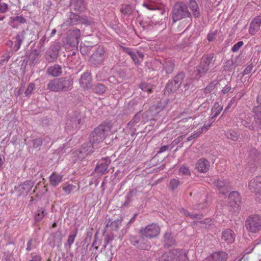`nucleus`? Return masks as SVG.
<instances>
[{"label":"nucleus","mask_w":261,"mask_h":261,"mask_svg":"<svg viewBox=\"0 0 261 261\" xmlns=\"http://www.w3.org/2000/svg\"><path fill=\"white\" fill-rule=\"evenodd\" d=\"M77 232L73 234H71L68 236V239H67V244L69 246V248H70L71 245L73 243L75 238L76 236Z\"/></svg>","instance_id":"obj_57"},{"label":"nucleus","mask_w":261,"mask_h":261,"mask_svg":"<svg viewBox=\"0 0 261 261\" xmlns=\"http://www.w3.org/2000/svg\"><path fill=\"white\" fill-rule=\"evenodd\" d=\"M187 252L186 250L178 251L177 249H173L164 253L160 258L159 261H178L179 260V255H184V258L182 261H186L187 259Z\"/></svg>","instance_id":"obj_10"},{"label":"nucleus","mask_w":261,"mask_h":261,"mask_svg":"<svg viewBox=\"0 0 261 261\" xmlns=\"http://www.w3.org/2000/svg\"><path fill=\"white\" fill-rule=\"evenodd\" d=\"M179 174L182 176H190L191 171L188 167L182 165L179 169Z\"/></svg>","instance_id":"obj_48"},{"label":"nucleus","mask_w":261,"mask_h":261,"mask_svg":"<svg viewBox=\"0 0 261 261\" xmlns=\"http://www.w3.org/2000/svg\"><path fill=\"white\" fill-rule=\"evenodd\" d=\"M31 142L34 148H37L39 147L42 144V140L40 138L33 139L31 140Z\"/></svg>","instance_id":"obj_56"},{"label":"nucleus","mask_w":261,"mask_h":261,"mask_svg":"<svg viewBox=\"0 0 261 261\" xmlns=\"http://www.w3.org/2000/svg\"><path fill=\"white\" fill-rule=\"evenodd\" d=\"M215 58L213 53L204 55L201 60L199 65L196 70V76L198 77L211 72L215 67Z\"/></svg>","instance_id":"obj_3"},{"label":"nucleus","mask_w":261,"mask_h":261,"mask_svg":"<svg viewBox=\"0 0 261 261\" xmlns=\"http://www.w3.org/2000/svg\"><path fill=\"white\" fill-rule=\"evenodd\" d=\"M234 236L233 231L228 228L222 232V239L228 244L231 243L234 241Z\"/></svg>","instance_id":"obj_29"},{"label":"nucleus","mask_w":261,"mask_h":261,"mask_svg":"<svg viewBox=\"0 0 261 261\" xmlns=\"http://www.w3.org/2000/svg\"><path fill=\"white\" fill-rule=\"evenodd\" d=\"M92 77L91 73L89 72H84L81 76L80 84L81 86L87 89L91 87Z\"/></svg>","instance_id":"obj_25"},{"label":"nucleus","mask_w":261,"mask_h":261,"mask_svg":"<svg viewBox=\"0 0 261 261\" xmlns=\"http://www.w3.org/2000/svg\"><path fill=\"white\" fill-rule=\"evenodd\" d=\"M129 240L131 244L139 249L148 251L151 248L150 242L142 235L132 236Z\"/></svg>","instance_id":"obj_12"},{"label":"nucleus","mask_w":261,"mask_h":261,"mask_svg":"<svg viewBox=\"0 0 261 261\" xmlns=\"http://www.w3.org/2000/svg\"><path fill=\"white\" fill-rule=\"evenodd\" d=\"M122 218L119 217L115 219L112 218L111 219H107L106 220V228L110 227L112 230L117 231L119 227L121 225Z\"/></svg>","instance_id":"obj_20"},{"label":"nucleus","mask_w":261,"mask_h":261,"mask_svg":"<svg viewBox=\"0 0 261 261\" xmlns=\"http://www.w3.org/2000/svg\"><path fill=\"white\" fill-rule=\"evenodd\" d=\"M33 239H30L28 243H27V247L26 248L27 250L28 251H30L32 249L35 248V246L34 245H33Z\"/></svg>","instance_id":"obj_63"},{"label":"nucleus","mask_w":261,"mask_h":261,"mask_svg":"<svg viewBox=\"0 0 261 261\" xmlns=\"http://www.w3.org/2000/svg\"><path fill=\"white\" fill-rule=\"evenodd\" d=\"M93 21L91 18L87 16H80L78 14L71 12L69 17L63 23V25L70 26L79 24H84L86 25H90Z\"/></svg>","instance_id":"obj_7"},{"label":"nucleus","mask_w":261,"mask_h":261,"mask_svg":"<svg viewBox=\"0 0 261 261\" xmlns=\"http://www.w3.org/2000/svg\"><path fill=\"white\" fill-rule=\"evenodd\" d=\"M241 198L237 191L231 192L228 197V205L231 207L234 213H238L241 207Z\"/></svg>","instance_id":"obj_13"},{"label":"nucleus","mask_w":261,"mask_h":261,"mask_svg":"<svg viewBox=\"0 0 261 261\" xmlns=\"http://www.w3.org/2000/svg\"><path fill=\"white\" fill-rule=\"evenodd\" d=\"M73 82L67 77L50 80L47 85V89L53 92H67L72 88Z\"/></svg>","instance_id":"obj_2"},{"label":"nucleus","mask_w":261,"mask_h":261,"mask_svg":"<svg viewBox=\"0 0 261 261\" xmlns=\"http://www.w3.org/2000/svg\"><path fill=\"white\" fill-rule=\"evenodd\" d=\"M179 87L180 86L175 84L173 80L169 81L164 89V93L165 94H169L171 93H174L179 88Z\"/></svg>","instance_id":"obj_31"},{"label":"nucleus","mask_w":261,"mask_h":261,"mask_svg":"<svg viewBox=\"0 0 261 261\" xmlns=\"http://www.w3.org/2000/svg\"><path fill=\"white\" fill-rule=\"evenodd\" d=\"M85 116L78 112H74L66 121L65 128L67 130L75 129L85 122Z\"/></svg>","instance_id":"obj_8"},{"label":"nucleus","mask_w":261,"mask_h":261,"mask_svg":"<svg viewBox=\"0 0 261 261\" xmlns=\"http://www.w3.org/2000/svg\"><path fill=\"white\" fill-rule=\"evenodd\" d=\"M185 215L187 216H189L192 219H200L202 217V215H198V214H192L188 211H186L185 212Z\"/></svg>","instance_id":"obj_61"},{"label":"nucleus","mask_w":261,"mask_h":261,"mask_svg":"<svg viewBox=\"0 0 261 261\" xmlns=\"http://www.w3.org/2000/svg\"><path fill=\"white\" fill-rule=\"evenodd\" d=\"M106 58L105 50L102 46H98L95 52L91 56L89 62L94 66H100Z\"/></svg>","instance_id":"obj_14"},{"label":"nucleus","mask_w":261,"mask_h":261,"mask_svg":"<svg viewBox=\"0 0 261 261\" xmlns=\"http://www.w3.org/2000/svg\"><path fill=\"white\" fill-rule=\"evenodd\" d=\"M110 163L111 160L109 158L102 159L96 165L95 172L100 175L103 174L108 172L107 169Z\"/></svg>","instance_id":"obj_19"},{"label":"nucleus","mask_w":261,"mask_h":261,"mask_svg":"<svg viewBox=\"0 0 261 261\" xmlns=\"http://www.w3.org/2000/svg\"><path fill=\"white\" fill-rule=\"evenodd\" d=\"M92 91L98 94H102L106 91V87L101 83H96L92 85L90 87Z\"/></svg>","instance_id":"obj_36"},{"label":"nucleus","mask_w":261,"mask_h":261,"mask_svg":"<svg viewBox=\"0 0 261 261\" xmlns=\"http://www.w3.org/2000/svg\"><path fill=\"white\" fill-rule=\"evenodd\" d=\"M189 8L191 11V15L195 18H198L200 16V11L198 4L195 0H189L188 3Z\"/></svg>","instance_id":"obj_27"},{"label":"nucleus","mask_w":261,"mask_h":261,"mask_svg":"<svg viewBox=\"0 0 261 261\" xmlns=\"http://www.w3.org/2000/svg\"><path fill=\"white\" fill-rule=\"evenodd\" d=\"M61 49L60 44L56 43L51 45L45 54V58L48 63H52L56 61L59 56V51Z\"/></svg>","instance_id":"obj_15"},{"label":"nucleus","mask_w":261,"mask_h":261,"mask_svg":"<svg viewBox=\"0 0 261 261\" xmlns=\"http://www.w3.org/2000/svg\"><path fill=\"white\" fill-rule=\"evenodd\" d=\"M180 184V181L177 178H173L170 180L169 188L171 190H175L178 188Z\"/></svg>","instance_id":"obj_44"},{"label":"nucleus","mask_w":261,"mask_h":261,"mask_svg":"<svg viewBox=\"0 0 261 261\" xmlns=\"http://www.w3.org/2000/svg\"><path fill=\"white\" fill-rule=\"evenodd\" d=\"M94 147L91 142L84 143L81 147L73 152L74 156L82 160L93 152Z\"/></svg>","instance_id":"obj_11"},{"label":"nucleus","mask_w":261,"mask_h":261,"mask_svg":"<svg viewBox=\"0 0 261 261\" xmlns=\"http://www.w3.org/2000/svg\"><path fill=\"white\" fill-rule=\"evenodd\" d=\"M216 83L215 82H211L204 89L205 94L211 93L216 88Z\"/></svg>","instance_id":"obj_52"},{"label":"nucleus","mask_w":261,"mask_h":261,"mask_svg":"<svg viewBox=\"0 0 261 261\" xmlns=\"http://www.w3.org/2000/svg\"><path fill=\"white\" fill-rule=\"evenodd\" d=\"M0 0V13H4L8 10V5Z\"/></svg>","instance_id":"obj_58"},{"label":"nucleus","mask_w":261,"mask_h":261,"mask_svg":"<svg viewBox=\"0 0 261 261\" xmlns=\"http://www.w3.org/2000/svg\"><path fill=\"white\" fill-rule=\"evenodd\" d=\"M217 34V31H215L213 32L209 33L207 36V39L210 42H212L214 40L215 37Z\"/></svg>","instance_id":"obj_62"},{"label":"nucleus","mask_w":261,"mask_h":261,"mask_svg":"<svg viewBox=\"0 0 261 261\" xmlns=\"http://www.w3.org/2000/svg\"><path fill=\"white\" fill-rule=\"evenodd\" d=\"M251 22L255 24H258L260 26L261 16L259 15V16L255 17Z\"/></svg>","instance_id":"obj_64"},{"label":"nucleus","mask_w":261,"mask_h":261,"mask_svg":"<svg viewBox=\"0 0 261 261\" xmlns=\"http://www.w3.org/2000/svg\"><path fill=\"white\" fill-rule=\"evenodd\" d=\"M80 36V30L77 29H73L66 38L67 44L69 45L70 47L77 48Z\"/></svg>","instance_id":"obj_18"},{"label":"nucleus","mask_w":261,"mask_h":261,"mask_svg":"<svg viewBox=\"0 0 261 261\" xmlns=\"http://www.w3.org/2000/svg\"><path fill=\"white\" fill-rule=\"evenodd\" d=\"M85 9V5L82 0H77L74 5V10L77 11H83Z\"/></svg>","instance_id":"obj_46"},{"label":"nucleus","mask_w":261,"mask_h":261,"mask_svg":"<svg viewBox=\"0 0 261 261\" xmlns=\"http://www.w3.org/2000/svg\"><path fill=\"white\" fill-rule=\"evenodd\" d=\"M249 188L252 192L256 194V198L259 199V202L261 203V176H256L250 180Z\"/></svg>","instance_id":"obj_17"},{"label":"nucleus","mask_w":261,"mask_h":261,"mask_svg":"<svg viewBox=\"0 0 261 261\" xmlns=\"http://www.w3.org/2000/svg\"><path fill=\"white\" fill-rule=\"evenodd\" d=\"M214 184L223 194H225L227 192L228 186L226 180H221L218 177H216L214 179Z\"/></svg>","instance_id":"obj_28"},{"label":"nucleus","mask_w":261,"mask_h":261,"mask_svg":"<svg viewBox=\"0 0 261 261\" xmlns=\"http://www.w3.org/2000/svg\"><path fill=\"white\" fill-rule=\"evenodd\" d=\"M139 87L143 91L147 92L148 93H151L154 88L152 84L146 82L141 83Z\"/></svg>","instance_id":"obj_41"},{"label":"nucleus","mask_w":261,"mask_h":261,"mask_svg":"<svg viewBox=\"0 0 261 261\" xmlns=\"http://www.w3.org/2000/svg\"><path fill=\"white\" fill-rule=\"evenodd\" d=\"M242 124L249 129L254 130L256 127L254 124V121H252V118L250 116L246 117L245 119L242 121Z\"/></svg>","instance_id":"obj_39"},{"label":"nucleus","mask_w":261,"mask_h":261,"mask_svg":"<svg viewBox=\"0 0 261 261\" xmlns=\"http://www.w3.org/2000/svg\"><path fill=\"white\" fill-rule=\"evenodd\" d=\"M112 128V124L110 122H104L96 127L90 134V142L95 146L96 144L102 142L108 136Z\"/></svg>","instance_id":"obj_1"},{"label":"nucleus","mask_w":261,"mask_h":261,"mask_svg":"<svg viewBox=\"0 0 261 261\" xmlns=\"http://www.w3.org/2000/svg\"><path fill=\"white\" fill-rule=\"evenodd\" d=\"M39 55L40 52L37 49H35L31 50V52L30 53V55H29V56H27V57L29 58L32 64H34V63L37 59Z\"/></svg>","instance_id":"obj_43"},{"label":"nucleus","mask_w":261,"mask_h":261,"mask_svg":"<svg viewBox=\"0 0 261 261\" xmlns=\"http://www.w3.org/2000/svg\"><path fill=\"white\" fill-rule=\"evenodd\" d=\"M46 73L53 77L60 76L62 73V68L61 65L59 64H54L49 66L46 69Z\"/></svg>","instance_id":"obj_24"},{"label":"nucleus","mask_w":261,"mask_h":261,"mask_svg":"<svg viewBox=\"0 0 261 261\" xmlns=\"http://www.w3.org/2000/svg\"><path fill=\"white\" fill-rule=\"evenodd\" d=\"M193 119L191 117L183 118L178 122V127L185 131L188 129L191 125Z\"/></svg>","instance_id":"obj_34"},{"label":"nucleus","mask_w":261,"mask_h":261,"mask_svg":"<svg viewBox=\"0 0 261 261\" xmlns=\"http://www.w3.org/2000/svg\"><path fill=\"white\" fill-rule=\"evenodd\" d=\"M153 64L155 65L154 70H159L158 76L165 79L169 77L175 67V62L172 60H156Z\"/></svg>","instance_id":"obj_4"},{"label":"nucleus","mask_w":261,"mask_h":261,"mask_svg":"<svg viewBox=\"0 0 261 261\" xmlns=\"http://www.w3.org/2000/svg\"><path fill=\"white\" fill-rule=\"evenodd\" d=\"M244 43L243 41H239L235 44L231 48V51L233 53L238 51L241 47L243 45Z\"/></svg>","instance_id":"obj_59"},{"label":"nucleus","mask_w":261,"mask_h":261,"mask_svg":"<svg viewBox=\"0 0 261 261\" xmlns=\"http://www.w3.org/2000/svg\"><path fill=\"white\" fill-rule=\"evenodd\" d=\"M141 117V114L140 112L137 113L135 116L134 117L133 119L131 121H130L128 125L133 126L134 125L136 124L137 123H139Z\"/></svg>","instance_id":"obj_51"},{"label":"nucleus","mask_w":261,"mask_h":261,"mask_svg":"<svg viewBox=\"0 0 261 261\" xmlns=\"http://www.w3.org/2000/svg\"><path fill=\"white\" fill-rule=\"evenodd\" d=\"M256 126L261 130V106L254 107L252 111Z\"/></svg>","instance_id":"obj_26"},{"label":"nucleus","mask_w":261,"mask_h":261,"mask_svg":"<svg viewBox=\"0 0 261 261\" xmlns=\"http://www.w3.org/2000/svg\"><path fill=\"white\" fill-rule=\"evenodd\" d=\"M34 186V182L32 180H27L17 187L20 195H27Z\"/></svg>","instance_id":"obj_22"},{"label":"nucleus","mask_w":261,"mask_h":261,"mask_svg":"<svg viewBox=\"0 0 261 261\" xmlns=\"http://www.w3.org/2000/svg\"><path fill=\"white\" fill-rule=\"evenodd\" d=\"M10 25H11L13 28H14V26H13L12 24L15 22H18L20 24H24L27 23V20L22 15H19L10 17Z\"/></svg>","instance_id":"obj_40"},{"label":"nucleus","mask_w":261,"mask_h":261,"mask_svg":"<svg viewBox=\"0 0 261 261\" xmlns=\"http://www.w3.org/2000/svg\"><path fill=\"white\" fill-rule=\"evenodd\" d=\"M45 210L44 208H41L37 210V213L35 216V220L36 222L40 221L46 215Z\"/></svg>","instance_id":"obj_45"},{"label":"nucleus","mask_w":261,"mask_h":261,"mask_svg":"<svg viewBox=\"0 0 261 261\" xmlns=\"http://www.w3.org/2000/svg\"><path fill=\"white\" fill-rule=\"evenodd\" d=\"M138 192L137 190L136 189L130 190L126 196L125 201L123 204V205L124 206H128L132 202L133 198L137 197Z\"/></svg>","instance_id":"obj_35"},{"label":"nucleus","mask_w":261,"mask_h":261,"mask_svg":"<svg viewBox=\"0 0 261 261\" xmlns=\"http://www.w3.org/2000/svg\"><path fill=\"white\" fill-rule=\"evenodd\" d=\"M15 38L16 40L12 50L16 52L20 48L23 41L27 40L28 43H31L33 40H36V36L34 34L32 35L31 33L28 34L27 31L23 30L18 33Z\"/></svg>","instance_id":"obj_9"},{"label":"nucleus","mask_w":261,"mask_h":261,"mask_svg":"<svg viewBox=\"0 0 261 261\" xmlns=\"http://www.w3.org/2000/svg\"><path fill=\"white\" fill-rule=\"evenodd\" d=\"M259 153L256 149H252L248 152V163L251 164H254L258 160Z\"/></svg>","instance_id":"obj_33"},{"label":"nucleus","mask_w":261,"mask_h":261,"mask_svg":"<svg viewBox=\"0 0 261 261\" xmlns=\"http://www.w3.org/2000/svg\"><path fill=\"white\" fill-rule=\"evenodd\" d=\"M63 176L59 173L53 172L49 176V180L50 184L54 186H57L62 181Z\"/></svg>","instance_id":"obj_32"},{"label":"nucleus","mask_w":261,"mask_h":261,"mask_svg":"<svg viewBox=\"0 0 261 261\" xmlns=\"http://www.w3.org/2000/svg\"><path fill=\"white\" fill-rule=\"evenodd\" d=\"M245 226L249 233L256 234L261 231V215L252 214L245 221Z\"/></svg>","instance_id":"obj_6"},{"label":"nucleus","mask_w":261,"mask_h":261,"mask_svg":"<svg viewBox=\"0 0 261 261\" xmlns=\"http://www.w3.org/2000/svg\"><path fill=\"white\" fill-rule=\"evenodd\" d=\"M228 258V254L226 252L215 251L207 258V261H226Z\"/></svg>","instance_id":"obj_21"},{"label":"nucleus","mask_w":261,"mask_h":261,"mask_svg":"<svg viewBox=\"0 0 261 261\" xmlns=\"http://www.w3.org/2000/svg\"><path fill=\"white\" fill-rule=\"evenodd\" d=\"M208 106L209 102L206 100L199 106L198 110L200 111H202L205 109L207 110L208 109Z\"/></svg>","instance_id":"obj_60"},{"label":"nucleus","mask_w":261,"mask_h":261,"mask_svg":"<svg viewBox=\"0 0 261 261\" xmlns=\"http://www.w3.org/2000/svg\"><path fill=\"white\" fill-rule=\"evenodd\" d=\"M203 132V128H201L200 130H198L197 132L194 133L193 135H191L190 136L187 138V141L189 142L192 141V140H194L197 138Z\"/></svg>","instance_id":"obj_54"},{"label":"nucleus","mask_w":261,"mask_h":261,"mask_svg":"<svg viewBox=\"0 0 261 261\" xmlns=\"http://www.w3.org/2000/svg\"><path fill=\"white\" fill-rule=\"evenodd\" d=\"M132 7L129 5L122 6L121 8V12L124 15H130L133 12Z\"/></svg>","instance_id":"obj_50"},{"label":"nucleus","mask_w":261,"mask_h":261,"mask_svg":"<svg viewBox=\"0 0 261 261\" xmlns=\"http://www.w3.org/2000/svg\"><path fill=\"white\" fill-rule=\"evenodd\" d=\"M170 15L173 22L182 19L191 17V13L188 9V6L183 2H178L174 4Z\"/></svg>","instance_id":"obj_5"},{"label":"nucleus","mask_w":261,"mask_h":261,"mask_svg":"<svg viewBox=\"0 0 261 261\" xmlns=\"http://www.w3.org/2000/svg\"><path fill=\"white\" fill-rule=\"evenodd\" d=\"M164 246L170 247L175 245L176 242L173 236L169 232H166L163 237Z\"/></svg>","instance_id":"obj_30"},{"label":"nucleus","mask_w":261,"mask_h":261,"mask_svg":"<svg viewBox=\"0 0 261 261\" xmlns=\"http://www.w3.org/2000/svg\"><path fill=\"white\" fill-rule=\"evenodd\" d=\"M35 89V85L33 83H30L24 92L26 96H29L32 93V91Z\"/></svg>","instance_id":"obj_53"},{"label":"nucleus","mask_w":261,"mask_h":261,"mask_svg":"<svg viewBox=\"0 0 261 261\" xmlns=\"http://www.w3.org/2000/svg\"><path fill=\"white\" fill-rule=\"evenodd\" d=\"M222 110L223 107L221 106V104H220L219 102H215L211 110V119H215L219 115Z\"/></svg>","instance_id":"obj_37"},{"label":"nucleus","mask_w":261,"mask_h":261,"mask_svg":"<svg viewBox=\"0 0 261 261\" xmlns=\"http://www.w3.org/2000/svg\"><path fill=\"white\" fill-rule=\"evenodd\" d=\"M210 167V162L206 159H199L196 164L195 168L200 173H206Z\"/></svg>","instance_id":"obj_23"},{"label":"nucleus","mask_w":261,"mask_h":261,"mask_svg":"<svg viewBox=\"0 0 261 261\" xmlns=\"http://www.w3.org/2000/svg\"><path fill=\"white\" fill-rule=\"evenodd\" d=\"M260 27V26L258 24H255L251 22L249 29V33L252 35H255L256 33L259 30Z\"/></svg>","instance_id":"obj_49"},{"label":"nucleus","mask_w":261,"mask_h":261,"mask_svg":"<svg viewBox=\"0 0 261 261\" xmlns=\"http://www.w3.org/2000/svg\"><path fill=\"white\" fill-rule=\"evenodd\" d=\"M143 6L149 10L159 9V7L153 2L147 1L143 4Z\"/></svg>","instance_id":"obj_47"},{"label":"nucleus","mask_w":261,"mask_h":261,"mask_svg":"<svg viewBox=\"0 0 261 261\" xmlns=\"http://www.w3.org/2000/svg\"><path fill=\"white\" fill-rule=\"evenodd\" d=\"M185 77V73L182 71H178L176 75L173 77V81L175 84L180 86L183 80Z\"/></svg>","instance_id":"obj_42"},{"label":"nucleus","mask_w":261,"mask_h":261,"mask_svg":"<svg viewBox=\"0 0 261 261\" xmlns=\"http://www.w3.org/2000/svg\"><path fill=\"white\" fill-rule=\"evenodd\" d=\"M75 188V186L72 184H68L63 188V190L66 195L69 194L72 190Z\"/></svg>","instance_id":"obj_55"},{"label":"nucleus","mask_w":261,"mask_h":261,"mask_svg":"<svg viewBox=\"0 0 261 261\" xmlns=\"http://www.w3.org/2000/svg\"><path fill=\"white\" fill-rule=\"evenodd\" d=\"M160 232L159 226L155 223H152L148 225L145 228H142L140 230V233L148 238H153L158 236Z\"/></svg>","instance_id":"obj_16"},{"label":"nucleus","mask_w":261,"mask_h":261,"mask_svg":"<svg viewBox=\"0 0 261 261\" xmlns=\"http://www.w3.org/2000/svg\"><path fill=\"white\" fill-rule=\"evenodd\" d=\"M224 135L227 139L234 141L238 140L240 137L239 134L233 129H228L225 131Z\"/></svg>","instance_id":"obj_38"}]
</instances>
